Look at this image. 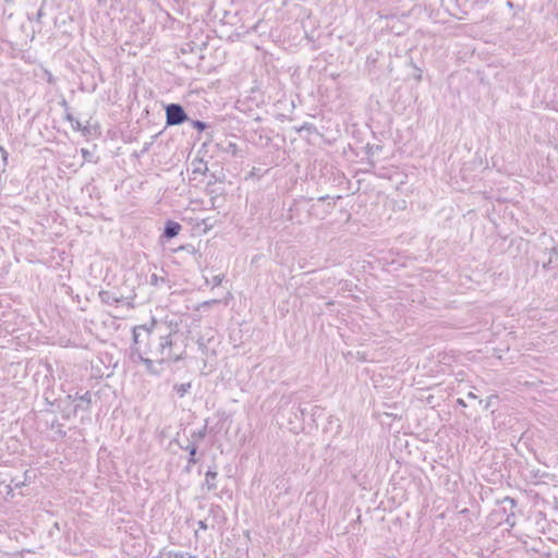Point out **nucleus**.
Here are the masks:
<instances>
[{
    "instance_id": "f257e3e1",
    "label": "nucleus",
    "mask_w": 558,
    "mask_h": 558,
    "mask_svg": "<svg viewBox=\"0 0 558 558\" xmlns=\"http://www.w3.org/2000/svg\"><path fill=\"white\" fill-rule=\"evenodd\" d=\"M173 336L175 332L169 330L165 324L155 319L149 325H140L133 328L134 347L131 349L133 362L144 363L146 371L150 374H159L154 368V363L178 362L181 353L174 350Z\"/></svg>"
},
{
    "instance_id": "f03ea898",
    "label": "nucleus",
    "mask_w": 558,
    "mask_h": 558,
    "mask_svg": "<svg viewBox=\"0 0 558 558\" xmlns=\"http://www.w3.org/2000/svg\"><path fill=\"white\" fill-rule=\"evenodd\" d=\"M166 120L168 125H179L187 120V116L181 105L170 104L166 107Z\"/></svg>"
},
{
    "instance_id": "7ed1b4c3",
    "label": "nucleus",
    "mask_w": 558,
    "mask_h": 558,
    "mask_svg": "<svg viewBox=\"0 0 558 558\" xmlns=\"http://www.w3.org/2000/svg\"><path fill=\"white\" fill-rule=\"evenodd\" d=\"M181 229H182V227L180 223L169 220L166 223V227L163 230V236L167 239H172L179 234Z\"/></svg>"
},
{
    "instance_id": "20e7f679",
    "label": "nucleus",
    "mask_w": 558,
    "mask_h": 558,
    "mask_svg": "<svg viewBox=\"0 0 558 558\" xmlns=\"http://www.w3.org/2000/svg\"><path fill=\"white\" fill-rule=\"evenodd\" d=\"M216 478H217L216 471L209 470L206 472L204 486H206L207 490H213L217 487Z\"/></svg>"
},
{
    "instance_id": "39448f33",
    "label": "nucleus",
    "mask_w": 558,
    "mask_h": 558,
    "mask_svg": "<svg viewBox=\"0 0 558 558\" xmlns=\"http://www.w3.org/2000/svg\"><path fill=\"white\" fill-rule=\"evenodd\" d=\"M166 558H198L196 555H192L187 551H174L170 550L166 553Z\"/></svg>"
},
{
    "instance_id": "423d86ee",
    "label": "nucleus",
    "mask_w": 558,
    "mask_h": 558,
    "mask_svg": "<svg viewBox=\"0 0 558 558\" xmlns=\"http://www.w3.org/2000/svg\"><path fill=\"white\" fill-rule=\"evenodd\" d=\"M173 389L175 390V392L179 395V397H184L185 393L189 392V390L191 389V383H184V384H177L174 385Z\"/></svg>"
},
{
    "instance_id": "0eeeda50",
    "label": "nucleus",
    "mask_w": 558,
    "mask_h": 558,
    "mask_svg": "<svg viewBox=\"0 0 558 558\" xmlns=\"http://www.w3.org/2000/svg\"><path fill=\"white\" fill-rule=\"evenodd\" d=\"M186 449L189 450L190 452V459H189V464H194L196 463V459H195V454L197 452V446L192 444V445H189L186 447Z\"/></svg>"
},
{
    "instance_id": "6e6552de",
    "label": "nucleus",
    "mask_w": 558,
    "mask_h": 558,
    "mask_svg": "<svg viewBox=\"0 0 558 558\" xmlns=\"http://www.w3.org/2000/svg\"><path fill=\"white\" fill-rule=\"evenodd\" d=\"M193 126L198 131H203L207 128V124L205 122L196 120V121H193Z\"/></svg>"
},
{
    "instance_id": "1a4fd4ad",
    "label": "nucleus",
    "mask_w": 558,
    "mask_h": 558,
    "mask_svg": "<svg viewBox=\"0 0 558 558\" xmlns=\"http://www.w3.org/2000/svg\"><path fill=\"white\" fill-rule=\"evenodd\" d=\"M180 250H184V251H187L193 254L196 253L194 246H192V245L181 246Z\"/></svg>"
},
{
    "instance_id": "9d476101",
    "label": "nucleus",
    "mask_w": 558,
    "mask_h": 558,
    "mask_svg": "<svg viewBox=\"0 0 558 558\" xmlns=\"http://www.w3.org/2000/svg\"><path fill=\"white\" fill-rule=\"evenodd\" d=\"M80 399L84 402H90V393L89 392H86L84 393L83 396L80 397Z\"/></svg>"
},
{
    "instance_id": "9b49d317",
    "label": "nucleus",
    "mask_w": 558,
    "mask_h": 558,
    "mask_svg": "<svg viewBox=\"0 0 558 558\" xmlns=\"http://www.w3.org/2000/svg\"><path fill=\"white\" fill-rule=\"evenodd\" d=\"M219 303L218 300H209V301H205L201 306H210L213 304H217Z\"/></svg>"
},
{
    "instance_id": "f8f14e48",
    "label": "nucleus",
    "mask_w": 558,
    "mask_h": 558,
    "mask_svg": "<svg viewBox=\"0 0 558 558\" xmlns=\"http://www.w3.org/2000/svg\"><path fill=\"white\" fill-rule=\"evenodd\" d=\"M213 281H214L215 286H220L221 282H222V277L221 276H215Z\"/></svg>"
},
{
    "instance_id": "ddd939ff",
    "label": "nucleus",
    "mask_w": 558,
    "mask_h": 558,
    "mask_svg": "<svg viewBox=\"0 0 558 558\" xmlns=\"http://www.w3.org/2000/svg\"><path fill=\"white\" fill-rule=\"evenodd\" d=\"M198 526H199V529H202V530H206V529H207V525H206V523H205L204 521H199V522H198Z\"/></svg>"
},
{
    "instance_id": "4468645a",
    "label": "nucleus",
    "mask_w": 558,
    "mask_h": 558,
    "mask_svg": "<svg viewBox=\"0 0 558 558\" xmlns=\"http://www.w3.org/2000/svg\"><path fill=\"white\" fill-rule=\"evenodd\" d=\"M81 151H82V155H83L84 158H87V156L89 155L88 150L85 149V148H82Z\"/></svg>"
}]
</instances>
